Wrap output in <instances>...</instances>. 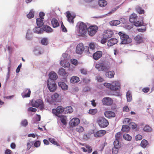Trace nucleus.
I'll use <instances>...</instances> for the list:
<instances>
[{"label": "nucleus", "mask_w": 154, "mask_h": 154, "mask_svg": "<svg viewBox=\"0 0 154 154\" xmlns=\"http://www.w3.org/2000/svg\"><path fill=\"white\" fill-rule=\"evenodd\" d=\"M119 140L116 139L114 142V147H118L119 143Z\"/></svg>", "instance_id": "338daca9"}, {"label": "nucleus", "mask_w": 154, "mask_h": 154, "mask_svg": "<svg viewBox=\"0 0 154 154\" xmlns=\"http://www.w3.org/2000/svg\"><path fill=\"white\" fill-rule=\"evenodd\" d=\"M85 147L87 149V150L89 153H91L92 151V148L91 147L88 145H85Z\"/></svg>", "instance_id": "680f3d73"}, {"label": "nucleus", "mask_w": 154, "mask_h": 154, "mask_svg": "<svg viewBox=\"0 0 154 154\" xmlns=\"http://www.w3.org/2000/svg\"><path fill=\"white\" fill-rule=\"evenodd\" d=\"M104 85L114 91H119L121 88V82L119 80L113 81L110 83H105Z\"/></svg>", "instance_id": "f257e3e1"}, {"label": "nucleus", "mask_w": 154, "mask_h": 154, "mask_svg": "<svg viewBox=\"0 0 154 154\" xmlns=\"http://www.w3.org/2000/svg\"><path fill=\"white\" fill-rule=\"evenodd\" d=\"M116 139L120 140L122 137V134L121 132H118L116 134Z\"/></svg>", "instance_id": "8fccbe9b"}, {"label": "nucleus", "mask_w": 154, "mask_h": 154, "mask_svg": "<svg viewBox=\"0 0 154 154\" xmlns=\"http://www.w3.org/2000/svg\"><path fill=\"white\" fill-rule=\"evenodd\" d=\"M33 52L35 55H38L43 52V50L41 48L37 47L34 48Z\"/></svg>", "instance_id": "dca6fc26"}, {"label": "nucleus", "mask_w": 154, "mask_h": 154, "mask_svg": "<svg viewBox=\"0 0 154 154\" xmlns=\"http://www.w3.org/2000/svg\"><path fill=\"white\" fill-rule=\"evenodd\" d=\"M79 81V78L77 76H72L71 78L70 81L72 83H75Z\"/></svg>", "instance_id": "7c9ffc66"}, {"label": "nucleus", "mask_w": 154, "mask_h": 154, "mask_svg": "<svg viewBox=\"0 0 154 154\" xmlns=\"http://www.w3.org/2000/svg\"><path fill=\"white\" fill-rule=\"evenodd\" d=\"M97 112V109H90L89 113L91 114L94 115Z\"/></svg>", "instance_id": "6e6d98bb"}, {"label": "nucleus", "mask_w": 154, "mask_h": 154, "mask_svg": "<svg viewBox=\"0 0 154 154\" xmlns=\"http://www.w3.org/2000/svg\"><path fill=\"white\" fill-rule=\"evenodd\" d=\"M47 85L48 89L51 92L54 91L57 88V85L55 81L51 80H48Z\"/></svg>", "instance_id": "423d86ee"}, {"label": "nucleus", "mask_w": 154, "mask_h": 154, "mask_svg": "<svg viewBox=\"0 0 154 154\" xmlns=\"http://www.w3.org/2000/svg\"><path fill=\"white\" fill-rule=\"evenodd\" d=\"M117 42V40L115 38H113L108 41L107 45L108 46H111L116 44Z\"/></svg>", "instance_id": "2eb2a0df"}, {"label": "nucleus", "mask_w": 154, "mask_h": 154, "mask_svg": "<svg viewBox=\"0 0 154 154\" xmlns=\"http://www.w3.org/2000/svg\"><path fill=\"white\" fill-rule=\"evenodd\" d=\"M51 100L53 101L59 102L60 101L61 99L59 95L57 93H54L51 96Z\"/></svg>", "instance_id": "4468645a"}, {"label": "nucleus", "mask_w": 154, "mask_h": 154, "mask_svg": "<svg viewBox=\"0 0 154 154\" xmlns=\"http://www.w3.org/2000/svg\"><path fill=\"white\" fill-rule=\"evenodd\" d=\"M36 23L38 26L41 28L44 24L43 20L41 18H37L36 20Z\"/></svg>", "instance_id": "2f4dec72"}, {"label": "nucleus", "mask_w": 154, "mask_h": 154, "mask_svg": "<svg viewBox=\"0 0 154 154\" xmlns=\"http://www.w3.org/2000/svg\"><path fill=\"white\" fill-rule=\"evenodd\" d=\"M41 44L44 45H47L48 44V40L46 38H43L41 41Z\"/></svg>", "instance_id": "864d4df0"}, {"label": "nucleus", "mask_w": 154, "mask_h": 154, "mask_svg": "<svg viewBox=\"0 0 154 154\" xmlns=\"http://www.w3.org/2000/svg\"><path fill=\"white\" fill-rule=\"evenodd\" d=\"M113 34V32L112 30H107L105 31L103 34V38L101 41V43L103 44L105 43L107 39L112 37Z\"/></svg>", "instance_id": "20e7f679"}, {"label": "nucleus", "mask_w": 154, "mask_h": 154, "mask_svg": "<svg viewBox=\"0 0 154 154\" xmlns=\"http://www.w3.org/2000/svg\"><path fill=\"white\" fill-rule=\"evenodd\" d=\"M134 24L136 26H142L143 25V22L140 21H136L134 23Z\"/></svg>", "instance_id": "c03bdc74"}, {"label": "nucleus", "mask_w": 154, "mask_h": 154, "mask_svg": "<svg viewBox=\"0 0 154 154\" xmlns=\"http://www.w3.org/2000/svg\"><path fill=\"white\" fill-rule=\"evenodd\" d=\"M85 49L84 46L82 43H79L78 45L76 48V52L77 54H82Z\"/></svg>", "instance_id": "9d476101"}, {"label": "nucleus", "mask_w": 154, "mask_h": 154, "mask_svg": "<svg viewBox=\"0 0 154 154\" xmlns=\"http://www.w3.org/2000/svg\"><path fill=\"white\" fill-rule=\"evenodd\" d=\"M58 74L60 75L65 76L66 74V72L63 68H61L59 70Z\"/></svg>", "instance_id": "a19ab883"}, {"label": "nucleus", "mask_w": 154, "mask_h": 154, "mask_svg": "<svg viewBox=\"0 0 154 154\" xmlns=\"http://www.w3.org/2000/svg\"><path fill=\"white\" fill-rule=\"evenodd\" d=\"M35 15V11L34 9H31L29 13L26 15L27 17L29 19L34 17Z\"/></svg>", "instance_id": "cd10ccee"}, {"label": "nucleus", "mask_w": 154, "mask_h": 154, "mask_svg": "<svg viewBox=\"0 0 154 154\" xmlns=\"http://www.w3.org/2000/svg\"><path fill=\"white\" fill-rule=\"evenodd\" d=\"M120 23V21L118 20H113L110 23V25L112 26H117Z\"/></svg>", "instance_id": "a18cd8bd"}, {"label": "nucleus", "mask_w": 154, "mask_h": 154, "mask_svg": "<svg viewBox=\"0 0 154 154\" xmlns=\"http://www.w3.org/2000/svg\"><path fill=\"white\" fill-rule=\"evenodd\" d=\"M124 138L128 141H130L131 140L132 137L128 134H125L123 135Z\"/></svg>", "instance_id": "de8ad7c7"}, {"label": "nucleus", "mask_w": 154, "mask_h": 154, "mask_svg": "<svg viewBox=\"0 0 154 154\" xmlns=\"http://www.w3.org/2000/svg\"><path fill=\"white\" fill-rule=\"evenodd\" d=\"M142 138V136L140 134H138L135 137V139L136 140H140Z\"/></svg>", "instance_id": "774afa93"}, {"label": "nucleus", "mask_w": 154, "mask_h": 154, "mask_svg": "<svg viewBox=\"0 0 154 154\" xmlns=\"http://www.w3.org/2000/svg\"><path fill=\"white\" fill-rule=\"evenodd\" d=\"M40 142L39 140H37L35 141L34 143V146L36 147H38L40 146Z\"/></svg>", "instance_id": "69168bd1"}, {"label": "nucleus", "mask_w": 154, "mask_h": 154, "mask_svg": "<svg viewBox=\"0 0 154 154\" xmlns=\"http://www.w3.org/2000/svg\"><path fill=\"white\" fill-rule=\"evenodd\" d=\"M102 55V52L100 51H97L93 54V57L94 60H97L101 57Z\"/></svg>", "instance_id": "aec40b11"}, {"label": "nucleus", "mask_w": 154, "mask_h": 154, "mask_svg": "<svg viewBox=\"0 0 154 154\" xmlns=\"http://www.w3.org/2000/svg\"><path fill=\"white\" fill-rule=\"evenodd\" d=\"M96 79L99 82H101L104 81V79L99 75L97 76Z\"/></svg>", "instance_id": "13d9d810"}, {"label": "nucleus", "mask_w": 154, "mask_h": 154, "mask_svg": "<svg viewBox=\"0 0 154 154\" xmlns=\"http://www.w3.org/2000/svg\"><path fill=\"white\" fill-rule=\"evenodd\" d=\"M70 59V56L67 54H63L61 58L60 62H62L63 61H69Z\"/></svg>", "instance_id": "b1692460"}, {"label": "nucleus", "mask_w": 154, "mask_h": 154, "mask_svg": "<svg viewBox=\"0 0 154 154\" xmlns=\"http://www.w3.org/2000/svg\"><path fill=\"white\" fill-rule=\"evenodd\" d=\"M134 39L138 43H141L144 40V38L141 35H137L135 38Z\"/></svg>", "instance_id": "5701e85b"}, {"label": "nucleus", "mask_w": 154, "mask_h": 154, "mask_svg": "<svg viewBox=\"0 0 154 154\" xmlns=\"http://www.w3.org/2000/svg\"><path fill=\"white\" fill-rule=\"evenodd\" d=\"M33 144V142L32 141H29L27 143V150H29L31 148Z\"/></svg>", "instance_id": "5fc2aeb1"}, {"label": "nucleus", "mask_w": 154, "mask_h": 154, "mask_svg": "<svg viewBox=\"0 0 154 154\" xmlns=\"http://www.w3.org/2000/svg\"><path fill=\"white\" fill-rule=\"evenodd\" d=\"M137 17V14H132L130 16L129 21L130 22L134 23L136 21Z\"/></svg>", "instance_id": "bb28decb"}, {"label": "nucleus", "mask_w": 154, "mask_h": 154, "mask_svg": "<svg viewBox=\"0 0 154 154\" xmlns=\"http://www.w3.org/2000/svg\"><path fill=\"white\" fill-rule=\"evenodd\" d=\"M98 5L101 7H105L107 4V2L104 0H99L98 2Z\"/></svg>", "instance_id": "c9c22d12"}, {"label": "nucleus", "mask_w": 154, "mask_h": 154, "mask_svg": "<svg viewBox=\"0 0 154 154\" xmlns=\"http://www.w3.org/2000/svg\"><path fill=\"white\" fill-rule=\"evenodd\" d=\"M95 47V46L94 43H91L89 45V47H88V51L90 53V50L93 51L94 50Z\"/></svg>", "instance_id": "3c124183"}, {"label": "nucleus", "mask_w": 154, "mask_h": 154, "mask_svg": "<svg viewBox=\"0 0 154 154\" xmlns=\"http://www.w3.org/2000/svg\"><path fill=\"white\" fill-rule=\"evenodd\" d=\"M115 72L113 71H108L105 73L106 76L109 78H112L114 77Z\"/></svg>", "instance_id": "c756f323"}, {"label": "nucleus", "mask_w": 154, "mask_h": 154, "mask_svg": "<svg viewBox=\"0 0 154 154\" xmlns=\"http://www.w3.org/2000/svg\"><path fill=\"white\" fill-rule=\"evenodd\" d=\"M64 112V109L61 106H58L56 109L52 110V113L58 117H60L61 114Z\"/></svg>", "instance_id": "1a4fd4ad"}, {"label": "nucleus", "mask_w": 154, "mask_h": 154, "mask_svg": "<svg viewBox=\"0 0 154 154\" xmlns=\"http://www.w3.org/2000/svg\"><path fill=\"white\" fill-rule=\"evenodd\" d=\"M59 117L60 118V120L62 123L63 124V125H66V121L67 119V117L61 115H60V117Z\"/></svg>", "instance_id": "58836bf2"}, {"label": "nucleus", "mask_w": 154, "mask_h": 154, "mask_svg": "<svg viewBox=\"0 0 154 154\" xmlns=\"http://www.w3.org/2000/svg\"><path fill=\"white\" fill-rule=\"evenodd\" d=\"M143 130L146 132H150L152 131V128L149 125H146L143 128Z\"/></svg>", "instance_id": "37998d69"}, {"label": "nucleus", "mask_w": 154, "mask_h": 154, "mask_svg": "<svg viewBox=\"0 0 154 154\" xmlns=\"http://www.w3.org/2000/svg\"><path fill=\"white\" fill-rule=\"evenodd\" d=\"M102 102L103 105L109 106L112 104L113 103V100L110 97H106L103 99Z\"/></svg>", "instance_id": "9b49d317"}, {"label": "nucleus", "mask_w": 154, "mask_h": 154, "mask_svg": "<svg viewBox=\"0 0 154 154\" xmlns=\"http://www.w3.org/2000/svg\"><path fill=\"white\" fill-rule=\"evenodd\" d=\"M126 97L128 102H130L132 100L131 92L128 91L126 93Z\"/></svg>", "instance_id": "e433bc0d"}, {"label": "nucleus", "mask_w": 154, "mask_h": 154, "mask_svg": "<svg viewBox=\"0 0 154 154\" xmlns=\"http://www.w3.org/2000/svg\"><path fill=\"white\" fill-rule=\"evenodd\" d=\"M28 122L26 119L23 120L21 122V124L23 126L26 127L28 125Z\"/></svg>", "instance_id": "bf43d9fd"}, {"label": "nucleus", "mask_w": 154, "mask_h": 154, "mask_svg": "<svg viewBox=\"0 0 154 154\" xmlns=\"http://www.w3.org/2000/svg\"><path fill=\"white\" fill-rule=\"evenodd\" d=\"M136 10L137 12L139 14H144V10L142 8L139 6H137L136 7Z\"/></svg>", "instance_id": "473e14b6"}, {"label": "nucleus", "mask_w": 154, "mask_h": 154, "mask_svg": "<svg viewBox=\"0 0 154 154\" xmlns=\"http://www.w3.org/2000/svg\"><path fill=\"white\" fill-rule=\"evenodd\" d=\"M98 27L96 26H90L87 28L88 34L91 36H93L98 30Z\"/></svg>", "instance_id": "6e6552de"}, {"label": "nucleus", "mask_w": 154, "mask_h": 154, "mask_svg": "<svg viewBox=\"0 0 154 154\" xmlns=\"http://www.w3.org/2000/svg\"><path fill=\"white\" fill-rule=\"evenodd\" d=\"M31 91L29 89H26L24 92L22 93L21 95L23 98L29 97H30Z\"/></svg>", "instance_id": "6ab92c4d"}, {"label": "nucleus", "mask_w": 154, "mask_h": 154, "mask_svg": "<svg viewBox=\"0 0 154 154\" xmlns=\"http://www.w3.org/2000/svg\"><path fill=\"white\" fill-rule=\"evenodd\" d=\"M118 150V147H114L112 149V152L113 154H117Z\"/></svg>", "instance_id": "e2e57ef3"}, {"label": "nucleus", "mask_w": 154, "mask_h": 154, "mask_svg": "<svg viewBox=\"0 0 154 154\" xmlns=\"http://www.w3.org/2000/svg\"><path fill=\"white\" fill-rule=\"evenodd\" d=\"M105 116L108 118H110L111 117H114L115 116V113L110 111H107L104 112Z\"/></svg>", "instance_id": "4be33fe9"}, {"label": "nucleus", "mask_w": 154, "mask_h": 154, "mask_svg": "<svg viewBox=\"0 0 154 154\" xmlns=\"http://www.w3.org/2000/svg\"><path fill=\"white\" fill-rule=\"evenodd\" d=\"M41 28L39 27H35L33 29V32L36 33L40 34L42 32Z\"/></svg>", "instance_id": "79ce46f5"}, {"label": "nucleus", "mask_w": 154, "mask_h": 154, "mask_svg": "<svg viewBox=\"0 0 154 154\" xmlns=\"http://www.w3.org/2000/svg\"><path fill=\"white\" fill-rule=\"evenodd\" d=\"M77 32L79 35L84 37L87 32V29L86 24L83 22H79L78 23L76 26Z\"/></svg>", "instance_id": "f03ea898"}, {"label": "nucleus", "mask_w": 154, "mask_h": 154, "mask_svg": "<svg viewBox=\"0 0 154 154\" xmlns=\"http://www.w3.org/2000/svg\"><path fill=\"white\" fill-rule=\"evenodd\" d=\"M97 122L99 126L102 128L106 127L109 125L108 121L103 117L99 118L97 120Z\"/></svg>", "instance_id": "0eeeda50"}, {"label": "nucleus", "mask_w": 154, "mask_h": 154, "mask_svg": "<svg viewBox=\"0 0 154 154\" xmlns=\"http://www.w3.org/2000/svg\"><path fill=\"white\" fill-rule=\"evenodd\" d=\"M129 126L133 129L135 128L137 126V125L134 122H132L129 124Z\"/></svg>", "instance_id": "0e129e2a"}, {"label": "nucleus", "mask_w": 154, "mask_h": 154, "mask_svg": "<svg viewBox=\"0 0 154 154\" xmlns=\"http://www.w3.org/2000/svg\"><path fill=\"white\" fill-rule=\"evenodd\" d=\"M32 32L29 29L27 31V32L26 34V38L28 40H29L31 39L30 37H28V35H32Z\"/></svg>", "instance_id": "052dcab7"}, {"label": "nucleus", "mask_w": 154, "mask_h": 154, "mask_svg": "<svg viewBox=\"0 0 154 154\" xmlns=\"http://www.w3.org/2000/svg\"><path fill=\"white\" fill-rule=\"evenodd\" d=\"M48 76L49 78V79L48 80H51L53 81L56 80L58 78V75L57 74L53 71L49 73Z\"/></svg>", "instance_id": "ddd939ff"}, {"label": "nucleus", "mask_w": 154, "mask_h": 154, "mask_svg": "<svg viewBox=\"0 0 154 154\" xmlns=\"http://www.w3.org/2000/svg\"><path fill=\"white\" fill-rule=\"evenodd\" d=\"M95 67L99 71H103V62L101 63L96 64Z\"/></svg>", "instance_id": "4c0bfd02"}, {"label": "nucleus", "mask_w": 154, "mask_h": 154, "mask_svg": "<svg viewBox=\"0 0 154 154\" xmlns=\"http://www.w3.org/2000/svg\"><path fill=\"white\" fill-rule=\"evenodd\" d=\"M73 111V109L71 106H69L64 109V112L65 114L70 113Z\"/></svg>", "instance_id": "f704fd0d"}, {"label": "nucleus", "mask_w": 154, "mask_h": 154, "mask_svg": "<svg viewBox=\"0 0 154 154\" xmlns=\"http://www.w3.org/2000/svg\"><path fill=\"white\" fill-rule=\"evenodd\" d=\"M106 133V131L103 130H100L98 131L94 134V137H101L104 135Z\"/></svg>", "instance_id": "412c9836"}, {"label": "nucleus", "mask_w": 154, "mask_h": 154, "mask_svg": "<svg viewBox=\"0 0 154 154\" xmlns=\"http://www.w3.org/2000/svg\"><path fill=\"white\" fill-rule=\"evenodd\" d=\"M66 14V17L68 22L70 23H73L74 22L73 19L75 17V16H72L69 12H67Z\"/></svg>", "instance_id": "f3484780"}, {"label": "nucleus", "mask_w": 154, "mask_h": 154, "mask_svg": "<svg viewBox=\"0 0 154 154\" xmlns=\"http://www.w3.org/2000/svg\"><path fill=\"white\" fill-rule=\"evenodd\" d=\"M143 27L137 29V30L139 32H143L146 30V27L145 26L143 25Z\"/></svg>", "instance_id": "4d7b16f0"}, {"label": "nucleus", "mask_w": 154, "mask_h": 154, "mask_svg": "<svg viewBox=\"0 0 154 154\" xmlns=\"http://www.w3.org/2000/svg\"><path fill=\"white\" fill-rule=\"evenodd\" d=\"M103 71L106 72L109 70L110 68L109 64L108 62H103Z\"/></svg>", "instance_id": "a211bd4d"}, {"label": "nucleus", "mask_w": 154, "mask_h": 154, "mask_svg": "<svg viewBox=\"0 0 154 154\" xmlns=\"http://www.w3.org/2000/svg\"><path fill=\"white\" fill-rule=\"evenodd\" d=\"M49 141L52 143V144L55 145L57 146H59L60 145L58 144L54 138H49Z\"/></svg>", "instance_id": "09e8293b"}, {"label": "nucleus", "mask_w": 154, "mask_h": 154, "mask_svg": "<svg viewBox=\"0 0 154 154\" xmlns=\"http://www.w3.org/2000/svg\"><path fill=\"white\" fill-rule=\"evenodd\" d=\"M31 104L33 107H39L40 109L42 110L44 109V105L43 102L40 99H37L36 100H32Z\"/></svg>", "instance_id": "39448f33"}, {"label": "nucleus", "mask_w": 154, "mask_h": 154, "mask_svg": "<svg viewBox=\"0 0 154 154\" xmlns=\"http://www.w3.org/2000/svg\"><path fill=\"white\" fill-rule=\"evenodd\" d=\"M148 145V142L146 140L143 139L141 141L140 146L143 148H146Z\"/></svg>", "instance_id": "ea45409f"}, {"label": "nucleus", "mask_w": 154, "mask_h": 154, "mask_svg": "<svg viewBox=\"0 0 154 154\" xmlns=\"http://www.w3.org/2000/svg\"><path fill=\"white\" fill-rule=\"evenodd\" d=\"M80 123L79 119L77 118L72 119L69 122V125L72 127L75 126Z\"/></svg>", "instance_id": "f8f14e48"}, {"label": "nucleus", "mask_w": 154, "mask_h": 154, "mask_svg": "<svg viewBox=\"0 0 154 154\" xmlns=\"http://www.w3.org/2000/svg\"><path fill=\"white\" fill-rule=\"evenodd\" d=\"M43 30L48 33L51 32L53 31L52 29L49 26L44 25L43 27Z\"/></svg>", "instance_id": "c85d7f7f"}, {"label": "nucleus", "mask_w": 154, "mask_h": 154, "mask_svg": "<svg viewBox=\"0 0 154 154\" xmlns=\"http://www.w3.org/2000/svg\"><path fill=\"white\" fill-rule=\"evenodd\" d=\"M58 86L61 87L62 89L63 90H67L68 88V86L64 82H60L58 83Z\"/></svg>", "instance_id": "a878e982"}, {"label": "nucleus", "mask_w": 154, "mask_h": 154, "mask_svg": "<svg viewBox=\"0 0 154 154\" xmlns=\"http://www.w3.org/2000/svg\"><path fill=\"white\" fill-rule=\"evenodd\" d=\"M76 131L79 133L82 132L84 131V128L82 126H78L76 129Z\"/></svg>", "instance_id": "603ef678"}, {"label": "nucleus", "mask_w": 154, "mask_h": 154, "mask_svg": "<svg viewBox=\"0 0 154 154\" xmlns=\"http://www.w3.org/2000/svg\"><path fill=\"white\" fill-rule=\"evenodd\" d=\"M51 24L53 27L55 28L57 27L59 25V23L58 21L55 18H53L51 20Z\"/></svg>", "instance_id": "393cba45"}, {"label": "nucleus", "mask_w": 154, "mask_h": 154, "mask_svg": "<svg viewBox=\"0 0 154 154\" xmlns=\"http://www.w3.org/2000/svg\"><path fill=\"white\" fill-rule=\"evenodd\" d=\"M129 130V127L127 125H123L122 126V131L123 132H127Z\"/></svg>", "instance_id": "49530a36"}, {"label": "nucleus", "mask_w": 154, "mask_h": 154, "mask_svg": "<svg viewBox=\"0 0 154 154\" xmlns=\"http://www.w3.org/2000/svg\"><path fill=\"white\" fill-rule=\"evenodd\" d=\"M69 61H63L62 62H60V65L64 67H68L70 66V63L68 62Z\"/></svg>", "instance_id": "72a5a7b5"}, {"label": "nucleus", "mask_w": 154, "mask_h": 154, "mask_svg": "<svg viewBox=\"0 0 154 154\" xmlns=\"http://www.w3.org/2000/svg\"><path fill=\"white\" fill-rule=\"evenodd\" d=\"M119 35L120 36L121 40V44H128L132 42L131 39L126 34L122 33L121 32H119Z\"/></svg>", "instance_id": "7ed1b4c3"}]
</instances>
